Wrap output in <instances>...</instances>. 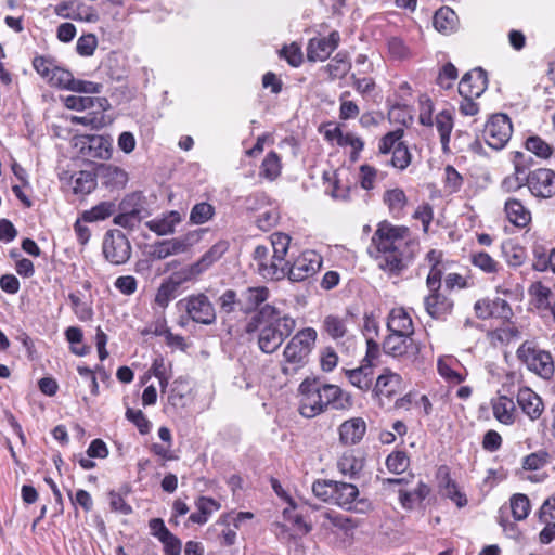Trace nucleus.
<instances>
[{"label":"nucleus","mask_w":555,"mask_h":555,"mask_svg":"<svg viewBox=\"0 0 555 555\" xmlns=\"http://www.w3.org/2000/svg\"><path fill=\"white\" fill-rule=\"evenodd\" d=\"M334 480H317L312 485L313 494L323 502L333 503Z\"/></svg>","instance_id":"e2e57ef3"},{"label":"nucleus","mask_w":555,"mask_h":555,"mask_svg":"<svg viewBox=\"0 0 555 555\" xmlns=\"http://www.w3.org/2000/svg\"><path fill=\"white\" fill-rule=\"evenodd\" d=\"M80 153L89 159H108L112 154V142L103 135H82L78 143Z\"/></svg>","instance_id":"2eb2a0df"},{"label":"nucleus","mask_w":555,"mask_h":555,"mask_svg":"<svg viewBox=\"0 0 555 555\" xmlns=\"http://www.w3.org/2000/svg\"><path fill=\"white\" fill-rule=\"evenodd\" d=\"M430 493V488L420 481L413 491L400 490L399 501L403 508L413 509L418 503L423 502Z\"/></svg>","instance_id":"e433bc0d"},{"label":"nucleus","mask_w":555,"mask_h":555,"mask_svg":"<svg viewBox=\"0 0 555 555\" xmlns=\"http://www.w3.org/2000/svg\"><path fill=\"white\" fill-rule=\"evenodd\" d=\"M418 243L410 235V230L388 222L378 224L372 236L370 253L379 269L390 275H399L414 259Z\"/></svg>","instance_id":"f257e3e1"},{"label":"nucleus","mask_w":555,"mask_h":555,"mask_svg":"<svg viewBox=\"0 0 555 555\" xmlns=\"http://www.w3.org/2000/svg\"><path fill=\"white\" fill-rule=\"evenodd\" d=\"M391 154L390 164L395 168L403 170L410 165L411 154L403 142H401Z\"/></svg>","instance_id":"69168bd1"},{"label":"nucleus","mask_w":555,"mask_h":555,"mask_svg":"<svg viewBox=\"0 0 555 555\" xmlns=\"http://www.w3.org/2000/svg\"><path fill=\"white\" fill-rule=\"evenodd\" d=\"M433 25L439 33H455L459 30V17L449 7H442L436 11Z\"/></svg>","instance_id":"2f4dec72"},{"label":"nucleus","mask_w":555,"mask_h":555,"mask_svg":"<svg viewBox=\"0 0 555 555\" xmlns=\"http://www.w3.org/2000/svg\"><path fill=\"white\" fill-rule=\"evenodd\" d=\"M103 254L113 264L125 263L131 255V246L126 235L119 230L108 231L103 241Z\"/></svg>","instance_id":"9b49d317"},{"label":"nucleus","mask_w":555,"mask_h":555,"mask_svg":"<svg viewBox=\"0 0 555 555\" xmlns=\"http://www.w3.org/2000/svg\"><path fill=\"white\" fill-rule=\"evenodd\" d=\"M345 375L349 383L361 391L373 390L374 370L372 365L361 363L360 366L351 370H345Z\"/></svg>","instance_id":"b1692460"},{"label":"nucleus","mask_w":555,"mask_h":555,"mask_svg":"<svg viewBox=\"0 0 555 555\" xmlns=\"http://www.w3.org/2000/svg\"><path fill=\"white\" fill-rule=\"evenodd\" d=\"M281 159L275 152H270L267 154L264 159L262 160L260 167V176L266 179L273 181L281 173Z\"/></svg>","instance_id":"c03bdc74"},{"label":"nucleus","mask_w":555,"mask_h":555,"mask_svg":"<svg viewBox=\"0 0 555 555\" xmlns=\"http://www.w3.org/2000/svg\"><path fill=\"white\" fill-rule=\"evenodd\" d=\"M350 95L349 91H345L339 96V118L341 120H348L356 118L359 113L360 108L356 104V102L348 100L347 98Z\"/></svg>","instance_id":"052dcab7"},{"label":"nucleus","mask_w":555,"mask_h":555,"mask_svg":"<svg viewBox=\"0 0 555 555\" xmlns=\"http://www.w3.org/2000/svg\"><path fill=\"white\" fill-rule=\"evenodd\" d=\"M494 418L503 425H513L516 420V405L512 398L499 396L491 401Z\"/></svg>","instance_id":"5701e85b"},{"label":"nucleus","mask_w":555,"mask_h":555,"mask_svg":"<svg viewBox=\"0 0 555 555\" xmlns=\"http://www.w3.org/2000/svg\"><path fill=\"white\" fill-rule=\"evenodd\" d=\"M296 328V320L271 305H264L246 326L247 333L258 332V346L264 353H273Z\"/></svg>","instance_id":"7ed1b4c3"},{"label":"nucleus","mask_w":555,"mask_h":555,"mask_svg":"<svg viewBox=\"0 0 555 555\" xmlns=\"http://www.w3.org/2000/svg\"><path fill=\"white\" fill-rule=\"evenodd\" d=\"M472 263L488 274L496 273L500 269V263L486 251L474 253Z\"/></svg>","instance_id":"4d7b16f0"},{"label":"nucleus","mask_w":555,"mask_h":555,"mask_svg":"<svg viewBox=\"0 0 555 555\" xmlns=\"http://www.w3.org/2000/svg\"><path fill=\"white\" fill-rule=\"evenodd\" d=\"M317 338L318 333L313 327H305L289 339L283 350L281 371L284 375L295 374L307 363Z\"/></svg>","instance_id":"20e7f679"},{"label":"nucleus","mask_w":555,"mask_h":555,"mask_svg":"<svg viewBox=\"0 0 555 555\" xmlns=\"http://www.w3.org/2000/svg\"><path fill=\"white\" fill-rule=\"evenodd\" d=\"M115 211V205L111 202H102L81 214L83 222H95L111 217Z\"/></svg>","instance_id":"37998d69"},{"label":"nucleus","mask_w":555,"mask_h":555,"mask_svg":"<svg viewBox=\"0 0 555 555\" xmlns=\"http://www.w3.org/2000/svg\"><path fill=\"white\" fill-rule=\"evenodd\" d=\"M322 331L336 341L348 338V319L336 314H328L322 321Z\"/></svg>","instance_id":"c85d7f7f"},{"label":"nucleus","mask_w":555,"mask_h":555,"mask_svg":"<svg viewBox=\"0 0 555 555\" xmlns=\"http://www.w3.org/2000/svg\"><path fill=\"white\" fill-rule=\"evenodd\" d=\"M527 188L532 196L548 199L555 195V171L537 168L527 172Z\"/></svg>","instance_id":"f8f14e48"},{"label":"nucleus","mask_w":555,"mask_h":555,"mask_svg":"<svg viewBox=\"0 0 555 555\" xmlns=\"http://www.w3.org/2000/svg\"><path fill=\"white\" fill-rule=\"evenodd\" d=\"M64 105L74 111H85L92 107H98L101 111L109 108V102L106 98H91V96H79L68 95L64 98Z\"/></svg>","instance_id":"7c9ffc66"},{"label":"nucleus","mask_w":555,"mask_h":555,"mask_svg":"<svg viewBox=\"0 0 555 555\" xmlns=\"http://www.w3.org/2000/svg\"><path fill=\"white\" fill-rule=\"evenodd\" d=\"M253 259L255 261L257 273L268 281H281L287 276V266L289 262L285 259H279L270 254L268 246L258 245L254 249Z\"/></svg>","instance_id":"423d86ee"},{"label":"nucleus","mask_w":555,"mask_h":555,"mask_svg":"<svg viewBox=\"0 0 555 555\" xmlns=\"http://www.w3.org/2000/svg\"><path fill=\"white\" fill-rule=\"evenodd\" d=\"M283 518L285 521L291 522L302 534L309 533L312 529V527L304 520L302 515L296 512V504L292 500H289V506L283 511Z\"/></svg>","instance_id":"8fccbe9b"},{"label":"nucleus","mask_w":555,"mask_h":555,"mask_svg":"<svg viewBox=\"0 0 555 555\" xmlns=\"http://www.w3.org/2000/svg\"><path fill=\"white\" fill-rule=\"evenodd\" d=\"M322 266V257L314 250H304L287 266V278L293 282H301L314 275Z\"/></svg>","instance_id":"9d476101"},{"label":"nucleus","mask_w":555,"mask_h":555,"mask_svg":"<svg viewBox=\"0 0 555 555\" xmlns=\"http://www.w3.org/2000/svg\"><path fill=\"white\" fill-rule=\"evenodd\" d=\"M437 476L439 479V487L443 494L455 502L459 507L465 506L467 504V499L452 480L449 468L447 466H440Z\"/></svg>","instance_id":"393cba45"},{"label":"nucleus","mask_w":555,"mask_h":555,"mask_svg":"<svg viewBox=\"0 0 555 555\" xmlns=\"http://www.w3.org/2000/svg\"><path fill=\"white\" fill-rule=\"evenodd\" d=\"M387 328L390 333L414 334L413 321L403 308H393L388 317Z\"/></svg>","instance_id":"bb28decb"},{"label":"nucleus","mask_w":555,"mask_h":555,"mask_svg":"<svg viewBox=\"0 0 555 555\" xmlns=\"http://www.w3.org/2000/svg\"><path fill=\"white\" fill-rule=\"evenodd\" d=\"M321 517L323 518L321 524L323 528H335L345 534L352 532L358 527V522L354 519L336 511H326L321 515Z\"/></svg>","instance_id":"cd10ccee"},{"label":"nucleus","mask_w":555,"mask_h":555,"mask_svg":"<svg viewBox=\"0 0 555 555\" xmlns=\"http://www.w3.org/2000/svg\"><path fill=\"white\" fill-rule=\"evenodd\" d=\"M291 237L285 233H273L271 235V246L273 255L279 259H285L289 248Z\"/></svg>","instance_id":"680f3d73"},{"label":"nucleus","mask_w":555,"mask_h":555,"mask_svg":"<svg viewBox=\"0 0 555 555\" xmlns=\"http://www.w3.org/2000/svg\"><path fill=\"white\" fill-rule=\"evenodd\" d=\"M522 186H527V168L520 162H514V171L506 176L500 183V190L504 193H515Z\"/></svg>","instance_id":"c756f323"},{"label":"nucleus","mask_w":555,"mask_h":555,"mask_svg":"<svg viewBox=\"0 0 555 555\" xmlns=\"http://www.w3.org/2000/svg\"><path fill=\"white\" fill-rule=\"evenodd\" d=\"M385 353L399 359H414L420 352V346L412 335L389 333L383 343Z\"/></svg>","instance_id":"ddd939ff"},{"label":"nucleus","mask_w":555,"mask_h":555,"mask_svg":"<svg viewBox=\"0 0 555 555\" xmlns=\"http://www.w3.org/2000/svg\"><path fill=\"white\" fill-rule=\"evenodd\" d=\"M229 246L225 240L215 243L195 263L190 266L189 276L194 278L207 271L228 251Z\"/></svg>","instance_id":"a211bd4d"},{"label":"nucleus","mask_w":555,"mask_h":555,"mask_svg":"<svg viewBox=\"0 0 555 555\" xmlns=\"http://www.w3.org/2000/svg\"><path fill=\"white\" fill-rule=\"evenodd\" d=\"M338 145L350 146L352 149L350 159L358 160L360 152L364 147L363 140L352 132H338Z\"/></svg>","instance_id":"864d4df0"},{"label":"nucleus","mask_w":555,"mask_h":555,"mask_svg":"<svg viewBox=\"0 0 555 555\" xmlns=\"http://www.w3.org/2000/svg\"><path fill=\"white\" fill-rule=\"evenodd\" d=\"M410 465V460L404 451L391 452L386 459V466L393 474L404 473Z\"/></svg>","instance_id":"13d9d810"},{"label":"nucleus","mask_w":555,"mask_h":555,"mask_svg":"<svg viewBox=\"0 0 555 555\" xmlns=\"http://www.w3.org/2000/svg\"><path fill=\"white\" fill-rule=\"evenodd\" d=\"M177 305L184 309L188 317L196 323L210 325L216 321L215 306L203 293L189 295L179 300Z\"/></svg>","instance_id":"0eeeda50"},{"label":"nucleus","mask_w":555,"mask_h":555,"mask_svg":"<svg viewBox=\"0 0 555 555\" xmlns=\"http://www.w3.org/2000/svg\"><path fill=\"white\" fill-rule=\"evenodd\" d=\"M269 289L266 286L248 287L243 293V299L240 301L241 308L245 312L254 311L269 298Z\"/></svg>","instance_id":"f704fd0d"},{"label":"nucleus","mask_w":555,"mask_h":555,"mask_svg":"<svg viewBox=\"0 0 555 555\" xmlns=\"http://www.w3.org/2000/svg\"><path fill=\"white\" fill-rule=\"evenodd\" d=\"M513 133L511 119L505 114H494L487 121L483 129V139L493 150L503 149Z\"/></svg>","instance_id":"6e6552de"},{"label":"nucleus","mask_w":555,"mask_h":555,"mask_svg":"<svg viewBox=\"0 0 555 555\" xmlns=\"http://www.w3.org/2000/svg\"><path fill=\"white\" fill-rule=\"evenodd\" d=\"M350 68V61L347 55L341 52L337 53L325 67L331 80L344 78Z\"/></svg>","instance_id":"79ce46f5"},{"label":"nucleus","mask_w":555,"mask_h":555,"mask_svg":"<svg viewBox=\"0 0 555 555\" xmlns=\"http://www.w3.org/2000/svg\"><path fill=\"white\" fill-rule=\"evenodd\" d=\"M384 202L395 217H400L408 203L406 195L402 189H391L385 192Z\"/></svg>","instance_id":"a19ab883"},{"label":"nucleus","mask_w":555,"mask_h":555,"mask_svg":"<svg viewBox=\"0 0 555 555\" xmlns=\"http://www.w3.org/2000/svg\"><path fill=\"white\" fill-rule=\"evenodd\" d=\"M426 312L436 320L446 319L453 309V301L449 297L437 292H430L424 299Z\"/></svg>","instance_id":"aec40b11"},{"label":"nucleus","mask_w":555,"mask_h":555,"mask_svg":"<svg viewBox=\"0 0 555 555\" xmlns=\"http://www.w3.org/2000/svg\"><path fill=\"white\" fill-rule=\"evenodd\" d=\"M197 512L189 516V521L192 524L204 525L208 521L209 517L215 511L220 509L221 505L217 501L207 496H199L195 501Z\"/></svg>","instance_id":"72a5a7b5"},{"label":"nucleus","mask_w":555,"mask_h":555,"mask_svg":"<svg viewBox=\"0 0 555 555\" xmlns=\"http://www.w3.org/2000/svg\"><path fill=\"white\" fill-rule=\"evenodd\" d=\"M73 311L75 315L82 322L90 321L93 318V309L89 302L81 299L77 293H70L68 295Z\"/></svg>","instance_id":"3c124183"},{"label":"nucleus","mask_w":555,"mask_h":555,"mask_svg":"<svg viewBox=\"0 0 555 555\" xmlns=\"http://www.w3.org/2000/svg\"><path fill=\"white\" fill-rule=\"evenodd\" d=\"M299 412L307 418L314 417L327 408L345 411L349 410L353 402L350 393L339 386L322 383L315 378H306L298 388Z\"/></svg>","instance_id":"f03ea898"},{"label":"nucleus","mask_w":555,"mask_h":555,"mask_svg":"<svg viewBox=\"0 0 555 555\" xmlns=\"http://www.w3.org/2000/svg\"><path fill=\"white\" fill-rule=\"evenodd\" d=\"M504 211L508 221L518 228H526L531 221L530 210L517 198H508Z\"/></svg>","instance_id":"a878e982"},{"label":"nucleus","mask_w":555,"mask_h":555,"mask_svg":"<svg viewBox=\"0 0 555 555\" xmlns=\"http://www.w3.org/2000/svg\"><path fill=\"white\" fill-rule=\"evenodd\" d=\"M82 7V3H79L77 1H67L62 2L56 5L55 12L57 15L65 17V18H73V20H80V21H91V14L90 13H76L75 8L80 9Z\"/></svg>","instance_id":"5fc2aeb1"},{"label":"nucleus","mask_w":555,"mask_h":555,"mask_svg":"<svg viewBox=\"0 0 555 555\" xmlns=\"http://www.w3.org/2000/svg\"><path fill=\"white\" fill-rule=\"evenodd\" d=\"M352 87L356 91L361 94L363 98L370 96L376 89V83L371 77H357L356 74L350 76Z\"/></svg>","instance_id":"338daca9"},{"label":"nucleus","mask_w":555,"mask_h":555,"mask_svg":"<svg viewBox=\"0 0 555 555\" xmlns=\"http://www.w3.org/2000/svg\"><path fill=\"white\" fill-rule=\"evenodd\" d=\"M181 222V216L178 211H169L160 218H155L146 222V227L157 235H168L175 232L176 227Z\"/></svg>","instance_id":"473e14b6"},{"label":"nucleus","mask_w":555,"mask_h":555,"mask_svg":"<svg viewBox=\"0 0 555 555\" xmlns=\"http://www.w3.org/2000/svg\"><path fill=\"white\" fill-rule=\"evenodd\" d=\"M404 382L400 374L389 369H384L377 376L373 387V393L384 404V399L391 400L404 390Z\"/></svg>","instance_id":"4468645a"},{"label":"nucleus","mask_w":555,"mask_h":555,"mask_svg":"<svg viewBox=\"0 0 555 555\" xmlns=\"http://www.w3.org/2000/svg\"><path fill=\"white\" fill-rule=\"evenodd\" d=\"M333 487V504L340 508L345 511L364 513L370 507L367 500L359 499L360 492L356 485L334 480Z\"/></svg>","instance_id":"1a4fd4ad"},{"label":"nucleus","mask_w":555,"mask_h":555,"mask_svg":"<svg viewBox=\"0 0 555 555\" xmlns=\"http://www.w3.org/2000/svg\"><path fill=\"white\" fill-rule=\"evenodd\" d=\"M488 88V77L485 69L476 67L467 72L459 83V93L462 96L479 98Z\"/></svg>","instance_id":"f3484780"},{"label":"nucleus","mask_w":555,"mask_h":555,"mask_svg":"<svg viewBox=\"0 0 555 555\" xmlns=\"http://www.w3.org/2000/svg\"><path fill=\"white\" fill-rule=\"evenodd\" d=\"M178 284L171 280L164 281L157 288L154 302L156 306L166 309L169 302L175 298Z\"/></svg>","instance_id":"a18cd8bd"},{"label":"nucleus","mask_w":555,"mask_h":555,"mask_svg":"<svg viewBox=\"0 0 555 555\" xmlns=\"http://www.w3.org/2000/svg\"><path fill=\"white\" fill-rule=\"evenodd\" d=\"M364 467V459L354 450L344 452L337 460V469L349 479H358Z\"/></svg>","instance_id":"4be33fe9"},{"label":"nucleus","mask_w":555,"mask_h":555,"mask_svg":"<svg viewBox=\"0 0 555 555\" xmlns=\"http://www.w3.org/2000/svg\"><path fill=\"white\" fill-rule=\"evenodd\" d=\"M516 357L526 369L543 379H551L555 364L550 351L541 349L535 343L526 340L516 350Z\"/></svg>","instance_id":"39448f33"},{"label":"nucleus","mask_w":555,"mask_h":555,"mask_svg":"<svg viewBox=\"0 0 555 555\" xmlns=\"http://www.w3.org/2000/svg\"><path fill=\"white\" fill-rule=\"evenodd\" d=\"M532 269L538 272L552 271L555 274V247L547 253L543 246H535Z\"/></svg>","instance_id":"4c0bfd02"},{"label":"nucleus","mask_w":555,"mask_h":555,"mask_svg":"<svg viewBox=\"0 0 555 555\" xmlns=\"http://www.w3.org/2000/svg\"><path fill=\"white\" fill-rule=\"evenodd\" d=\"M215 215V207L207 203L202 202L193 206L190 212V222L193 224H203L209 221Z\"/></svg>","instance_id":"603ef678"},{"label":"nucleus","mask_w":555,"mask_h":555,"mask_svg":"<svg viewBox=\"0 0 555 555\" xmlns=\"http://www.w3.org/2000/svg\"><path fill=\"white\" fill-rule=\"evenodd\" d=\"M509 508L515 520H524L530 512V501L526 494H513L509 500Z\"/></svg>","instance_id":"49530a36"},{"label":"nucleus","mask_w":555,"mask_h":555,"mask_svg":"<svg viewBox=\"0 0 555 555\" xmlns=\"http://www.w3.org/2000/svg\"><path fill=\"white\" fill-rule=\"evenodd\" d=\"M125 203L122 204V212L115 216L114 223L127 229H134L138 227L142 220L141 210L138 208H133L131 210H126Z\"/></svg>","instance_id":"6e6d98bb"},{"label":"nucleus","mask_w":555,"mask_h":555,"mask_svg":"<svg viewBox=\"0 0 555 555\" xmlns=\"http://www.w3.org/2000/svg\"><path fill=\"white\" fill-rule=\"evenodd\" d=\"M548 457L550 455L546 451L533 452L524 459L522 467L526 470H538L548 463Z\"/></svg>","instance_id":"0e129e2a"},{"label":"nucleus","mask_w":555,"mask_h":555,"mask_svg":"<svg viewBox=\"0 0 555 555\" xmlns=\"http://www.w3.org/2000/svg\"><path fill=\"white\" fill-rule=\"evenodd\" d=\"M105 111L88 112L82 116H72L70 121L73 124H80L91 129H100L106 125Z\"/></svg>","instance_id":"09e8293b"},{"label":"nucleus","mask_w":555,"mask_h":555,"mask_svg":"<svg viewBox=\"0 0 555 555\" xmlns=\"http://www.w3.org/2000/svg\"><path fill=\"white\" fill-rule=\"evenodd\" d=\"M338 433L343 444H358L366 433V423L362 417H351L339 425Z\"/></svg>","instance_id":"6ab92c4d"},{"label":"nucleus","mask_w":555,"mask_h":555,"mask_svg":"<svg viewBox=\"0 0 555 555\" xmlns=\"http://www.w3.org/2000/svg\"><path fill=\"white\" fill-rule=\"evenodd\" d=\"M516 402L522 413L532 422L539 420L544 412L542 398L529 387H520L516 395Z\"/></svg>","instance_id":"dca6fc26"},{"label":"nucleus","mask_w":555,"mask_h":555,"mask_svg":"<svg viewBox=\"0 0 555 555\" xmlns=\"http://www.w3.org/2000/svg\"><path fill=\"white\" fill-rule=\"evenodd\" d=\"M338 42L335 37H311L307 47V56L309 61H324L337 48Z\"/></svg>","instance_id":"412c9836"},{"label":"nucleus","mask_w":555,"mask_h":555,"mask_svg":"<svg viewBox=\"0 0 555 555\" xmlns=\"http://www.w3.org/2000/svg\"><path fill=\"white\" fill-rule=\"evenodd\" d=\"M435 125L440 135L443 151H448L450 134L453 129V118L449 111H442L436 115Z\"/></svg>","instance_id":"ea45409f"},{"label":"nucleus","mask_w":555,"mask_h":555,"mask_svg":"<svg viewBox=\"0 0 555 555\" xmlns=\"http://www.w3.org/2000/svg\"><path fill=\"white\" fill-rule=\"evenodd\" d=\"M457 78V69L452 63H447L440 69L437 83L443 89H450Z\"/></svg>","instance_id":"774afa93"},{"label":"nucleus","mask_w":555,"mask_h":555,"mask_svg":"<svg viewBox=\"0 0 555 555\" xmlns=\"http://www.w3.org/2000/svg\"><path fill=\"white\" fill-rule=\"evenodd\" d=\"M74 76L73 74L57 65L54 66L51 76L48 78V82L61 89L69 90V87L73 85Z\"/></svg>","instance_id":"bf43d9fd"},{"label":"nucleus","mask_w":555,"mask_h":555,"mask_svg":"<svg viewBox=\"0 0 555 555\" xmlns=\"http://www.w3.org/2000/svg\"><path fill=\"white\" fill-rule=\"evenodd\" d=\"M188 244L183 240L172 238L164 240L153 246L152 256L155 259H165L171 255H177L186 250Z\"/></svg>","instance_id":"c9c22d12"},{"label":"nucleus","mask_w":555,"mask_h":555,"mask_svg":"<svg viewBox=\"0 0 555 555\" xmlns=\"http://www.w3.org/2000/svg\"><path fill=\"white\" fill-rule=\"evenodd\" d=\"M96 182L93 173L90 171H79L73 181V191L75 194L86 195L95 189Z\"/></svg>","instance_id":"de8ad7c7"},{"label":"nucleus","mask_w":555,"mask_h":555,"mask_svg":"<svg viewBox=\"0 0 555 555\" xmlns=\"http://www.w3.org/2000/svg\"><path fill=\"white\" fill-rule=\"evenodd\" d=\"M525 147L541 159H548L553 156L555 149L539 135H529L525 141Z\"/></svg>","instance_id":"58836bf2"}]
</instances>
